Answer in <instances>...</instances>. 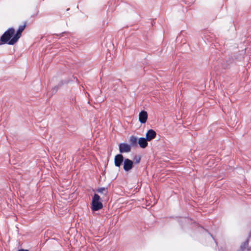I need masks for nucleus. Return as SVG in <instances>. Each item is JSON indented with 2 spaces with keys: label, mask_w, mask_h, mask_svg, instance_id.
<instances>
[{
  "label": "nucleus",
  "mask_w": 251,
  "mask_h": 251,
  "mask_svg": "<svg viewBox=\"0 0 251 251\" xmlns=\"http://www.w3.org/2000/svg\"><path fill=\"white\" fill-rule=\"evenodd\" d=\"M15 29L13 27L8 28L6 30L0 38V45L7 44L9 45H13L15 43H10V41L14 35Z\"/></svg>",
  "instance_id": "1"
},
{
  "label": "nucleus",
  "mask_w": 251,
  "mask_h": 251,
  "mask_svg": "<svg viewBox=\"0 0 251 251\" xmlns=\"http://www.w3.org/2000/svg\"><path fill=\"white\" fill-rule=\"evenodd\" d=\"M100 197L97 194H94L92 201V209L97 211L102 208V203L100 201Z\"/></svg>",
  "instance_id": "2"
},
{
  "label": "nucleus",
  "mask_w": 251,
  "mask_h": 251,
  "mask_svg": "<svg viewBox=\"0 0 251 251\" xmlns=\"http://www.w3.org/2000/svg\"><path fill=\"white\" fill-rule=\"evenodd\" d=\"M234 61V58L226 60V62H225V61H223V62H221L220 60L218 62V66L215 67V70L216 71H220L221 69H228L231 67L232 64H233Z\"/></svg>",
  "instance_id": "3"
},
{
  "label": "nucleus",
  "mask_w": 251,
  "mask_h": 251,
  "mask_svg": "<svg viewBox=\"0 0 251 251\" xmlns=\"http://www.w3.org/2000/svg\"><path fill=\"white\" fill-rule=\"evenodd\" d=\"M26 24V22H25L24 25H20L16 33H14V35L12 38V40L10 41V43H16L18 42V40L21 36L22 33L25 27Z\"/></svg>",
  "instance_id": "4"
},
{
  "label": "nucleus",
  "mask_w": 251,
  "mask_h": 251,
  "mask_svg": "<svg viewBox=\"0 0 251 251\" xmlns=\"http://www.w3.org/2000/svg\"><path fill=\"white\" fill-rule=\"evenodd\" d=\"M130 145L125 143H121L119 144V150L121 154L127 153L131 151Z\"/></svg>",
  "instance_id": "5"
},
{
  "label": "nucleus",
  "mask_w": 251,
  "mask_h": 251,
  "mask_svg": "<svg viewBox=\"0 0 251 251\" xmlns=\"http://www.w3.org/2000/svg\"><path fill=\"white\" fill-rule=\"evenodd\" d=\"M134 166V163L133 161L128 159L126 158L123 163V169L126 172H129L131 170Z\"/></svg>",
  "instance_id": "6"
},
{
  "label": "nucleus",
  "mask_w": 251,
  "mask_h": 251,
  "mask_svg": "<svg viewBox=\"0 0 251 251\" xmlns=\"http://www.w3.org/2000/svg\"><path fill=\"white\" fill-rule=\"evenodd\" d=\"M124 158L123 155L121 154H118L114 157V164L117 167H120L124 162Z\"/></svg>",
  "instance_id": "7"
},
{
  "label": "nucleus",
  "mask_w": 251,
  "mask_h": 251,
  "mask_svg": "<svg viewBox=\"0 0 251 251\" xmlns=\"http://www.w3.org/2000/svg\"><path fill=\"white\" fill-rule=\"evenodd\" d=\"M251 246L249 244V239H247L240 246L238 251H251Z\"/></svg>",
  "instance_id": "8"
},
{
  "label": "nucleus",
  "mask_w": 251,
  "mask_h": 251,
  "mask_svg": "<svg viewBox=\"0 0 251 251\" xmlns=\"http://www.w3.org/2000/svg\"><path fill=\"white\" fill-rule=\"evenodd\" d=\"M148 119L147 112L142 110L139 114V121L141 124H145Z\"/></svg>",
  "instance_id": "9"
},
{
  "label": "nucleus",
  "mask_w": 251,
  "mask_h": 251,
  "mask_svg": "<svg viewBox=\"0 0 251 251\" xmlns=\"http://www.w3.org/2000/svg\"><path fill=\"white\" fill-rule=\"evenodd\" d=\"M156 136V132L152 129L148 130L146 134V138L148 141H151L152 139L155 138Z\"/></svg>",
  "instance_id": "10"
},
{
  "label": "nucleus",
  "mask_w": 251,
  "mask_h": 251,
  "mask_svg": "<svg viewBox=\"0 0 251 251\" xmlns=\"http://www.w3.org/2000/svg\"><path fill=\"white\" fill-rule=\"evenodd\" d=\"M148 141L146 138L141 137L138 139V144L141 148L144 149L148 146Z\"/></svg>",
  "instance_id": "11"
},
{
  "label": "nucleus",
  "mask_w": 251,
  "mask_h": 251,
  "mask_svg": "<svg viewBox=\"0 0 251 251\" xmlns=\"http://www.w3.org/2000/svg\"><path fill=\"white\" fill-rule=\"evenodd\" d=\"M129 142L130 146L137 147L138 146L137 138L134 135H132L130 137Z\"/></svg>",
  "instance_id": "12"
},
{
  "label": "nucleus",
  "mask_w": 251,
  "mask_h": 251,
  "mask_svg": "<svg viewBox=\"0 0 251 251\" xmlns=\"http://www.w3.org/2000/svg\"><path fill=\"white\" fill-rule=\"evenodd\" d=\"M97 192L99 193L103 194L104 195H106L108 193V188H106V187L99 188L97 190Z\"/></svg>",
  "instance_id": "13"
},
{
  "label": "nucleus",
  "mask_w": 251,
  "mask_h": 251,
  "mask_svg": "<svg viewBox=\"0 0 251 251\" xmlns=\"http://www.w3.org/2000/svg\"><path fill=\"white\" fill-rule=\"evenodd\" d=\"M61 85L62 84H59V85L55 86L54 88H53L51 90L52 94H53L57 92L58 88L59 87H60Z\"/></svg>",
  "instance_id": "14"
},
{
  "label": "nucleus",
  "mask_w": 251,
  "mask_h": 251,
  "mask_svg": "<svg viewBox=\"0 0 251 251\" xmlns=\"http://www.w3.org/2000/svg\"><path fill=\"white\" fill-rule=\"evenodd\" d=\"M68 34V32H62L61 33H60L59 34H55L56 36L58 37L59 38H61L63 36V35L64 34Z\"/></svg>",
  "instance_id": "15"
},
{
  "label": "nucleus",
  "mask_w": 251,
  "mask_h": 251,
  "mask_svg": "<svg viewBox=\"0 0 251 251\" xmlns=\"http://www.w3.org/2000/svg\"><path fill=\"white\" fill-rule=\"evenodd\" d=\"M141 156H136L135 157V163L138 164L140 162V160H141Z\"/></svg>",
  "instance_id": "16"
},
{
  "label": "nucleus",
  "mask_w": 251,
  "mask_h": 251,
  "mask_svg": "<svg viewBox=\"0 0 251 251\" xmlns=\"http://www.w3.org/2000/svg\"><path fill=\"white\" fill-rule=\"evenodd\" d=\"M18 251H29L28 250L20 249Z\"/></svg>",
  "instance_id": "17"
}]
</instances>
